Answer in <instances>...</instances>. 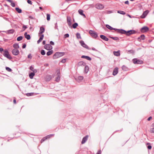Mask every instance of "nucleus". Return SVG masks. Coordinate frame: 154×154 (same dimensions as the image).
<instances>
[{"label": "nucleus", "mask_w": 154, "mask_h": 154, "mask_svg": "<svg viewBox=\"0 0 154 154\" xmlns=\"http://www.w3.org/2000/svg\"><path fill=\"white\" fill-rule=\"evenodd\" d=\"M23 39V37L22 36H20L18 37L17 38V40L18 41H19L22 40Z\"/></svg>", "instance_id": "obj_41"}, {"label": "nucleus", "mask_w": 154, "mask_h": 154, "mask_svg": "<svg viewBox=\"0 0 154 154\" xmlns=\"http://www.w3.org/2000/svg\"><path fill=\"white\" fill-rule=\"evenodd\" d=\"M13 47L15 48V49H17L19 48V46L18 44L15 43L13 45Z\"/></svg>", "instance_id": "obj_27"}, {"label": "nucleus", "mask_w": 154, "mask_h": 154, "mask_svg": "<svg viewBox=\"0 0 154 154\" xmlns=\"http://www.w3.org/2000/svg\"><path fill=\"white\" fill-rule=\"evenodd\" d=\"M23 28L24 29V30L25 29H26L27 28V27L26 26L24 25L23 26Z\"/></svg>", "instance_id": "obj_56"}, {"label": "nucleus", "mask_w": 154, "mask_h": 154, "mask_svg": "<svg viewBox=\"0 0 154 154\" xmlns=\"http://www.w3.org/2000/svg\"><path fill=\"white\" fill-rule=\"evenodd\" d=\"M106 27L108 29L110 30H114L116 31L117 32L119 33L120 29L113 28V27H112L108 24H106Z\"/></svg>", "instance_id": "obj_6"}, {"label": "nucleus", "mask_w": 154, "mask_h": 154, "mask_svg": "<svg viewBox=\"0 0 154 154\" xmlns=\"http://www.w3.org/2000/svg\"><path fill=\"white\" fill-rule=\"evenodd\" d=\"M100 37L101 39L105 41H107L109 40V39L104 35H100Z\"/></svg>", "instance_id": "obj_15"}, {"label": "nucleus", "mask_w": 154, "mask_h": 154, "mask_svg": "<svg viewBox=\"0 0 154 154\" xmlns=\"http://www.w3.org/2000/svg\"><path fill=\"white\" fill-rule=\"evenodd\" d=\"M136 32V31L134 30H131L126 31L123 29H120L119 33L125 34L126 35L129 36L130 35L135 33Z\"/></svg>", "instance_id": "obj_1"}, {"label": "nucleus", "mask_w": 154, "mask_h": 154, "mask_svg": "<svg viewBox=\"0 0 154 154\" xmlns=\"http://www.w3.org/2000/svg\"><path fill=\"white\" fill-rule=\"evenodd\" d=\"M78 12L81 15L83 16L84 17H86V16L83 13V10L79 9L78 11Z\"/></svg>", "instance_id": "obj_20"}, {"label": "nucleus", "mask_w": 154, "mask_h": 154, "mask_svg": "<svg viewBox=\"0 0 154 154\" xmlns=\"http://www.w3.org/2000/svg\"><path fill=\"white\" fill-rule=\"evenodd\" d=\"M88 136L86 135L85 137H84L82 140L81 143L82 144H83L88 139Z\"/></svg>", "instance_id": "obj_14"}, {"label": "nucleus", "mask_w": 154, "mask_h": 154, "mask_svg": "<svg viewBox=\"0 0 154 154\" xmlns=\"http://www.w3.org/2000/svg\"><path fill=\"white\" fill-rule=\"evenodd\" d=\"M117 12L118 13H119L120 14H123V15H125V12L124 11H117Z\"/></svg>", "instance_id": "obj_34"}, {"label": "nucleus", "mask_w": 154, "mask_h": 154, "mask_svg": "<svg viewBox=\"0 0 154 154\" xmlns=\"http://www.w3.org/2000/svg\"><path fill=\"white\" fill-rule=\"evenodd\" d=\"M67 20L68 25L69 26H71V21L72 19L70 17H67Z\"/></svg>", "instance_id": "obj_12"}, {"label": "nucleus", "mask_w": 154, "mask_h": 154, "mask_svg": "<svg viewBox=\"0 0 154 154\" xmlns=\"http://www.w3.org/2000/svg\"><path fill=\"white\" fill-rule=\"evenodd\" d=\"M152 117H151V116H150L149 118H148L147 119V120H148V121H149L151 119H152Z\"/></svg>", "instance_id": "obj_59"}, {"label": "nucleus", "mask_w": 154, "mask_h": 154, "mask_svg": "<svg viewBox=\"0 0 154 154\" xmlns=\"http://www.w3.org/2000/svg\"><path fill=\"white\" fill-rule=\"evenodd\" d=\"M28 58L31 59L32 58V56L31 55V54H29L28 55L27 57Z\"/></svg>", "instance_id": "obj_51"}, {"label": "nucleus", "mask_w": 154, "mask_h": 154, "mask_svg": "<svg viewBox=\"0 0 154 154\" xmlns=\"http://www.w3.org/2000/svg\"><path fill=\"white\" fill-rule=\"evenodd\" d=\"M27 3L29 4H30V5H32V1L30 0H27Z\"/></svg>", "instance_id": "obj_52"}, {"label": "nucleus", "mask_w": 154, "mask_h": 154, "mask_svg": "<svg viewBox=\"0 0 154 154\" xmlns=\"http://www.w3.org/2000/svg\"><path fill=\"white\" fill-rule=\"evenodd\" d=\"M3 51V49L1 48H0V52H2Z\"/></svg>", "instance_id": "obj_61"}, {"label": "nucleus", "mask_w": 154, "mask_h": 154, "mask_svg": "<svg viewBox=\"0 0 154 154\" xmlns=\"http://www.w3.org/2000/svg\"><path fill=\"white\" fill-rule=\"evenodd\" d=\"M12 53L14 55H17L19 54V51L17 49H14L12 51Z\"/></svg>", "instance_id": "obj_11"}, {"label": "nucleus", "mask_w": 154, "mask_h": 154, "mask_svg": "<svg viewBox=\"0 0 154 154\" xmlns=\"http://www.w3.org/2000/svg\"><path fill=\"white\" fill-rule=\"evenodd\" d=\"M81 58H85L87 60L90 61L91 60V58L88 56L82 55L81 56Z\"/></svg>", "instance_id": "obj_18"}, {"label": "nucleus", "mask_w": 154, "mask_h": 154, "mask_svg": "<svg viewBox=\"0 0 154 154\" xmlns=\"http://www.w3.org/2000/svg\"><path fill=\"white\" fill-rule=\"evenodd\" d=\"M50 44L52 45H54V43L52 41L50 42Z\"/></svg>", "instance_id": "obj_55"}, {"label": "nucleus", "mask_w": 154, "mask_h": 154, "mask_svg": "<svg viewBox=\"0 0 154 154\" xmlns=\"http://www.w3.org/2000/svg\"><path fill=\"white\" fill-rule=\"evenodd\" d=\"M66 61V59H63L60 61L61 62L64 63H65Z\"/></svg>", "instance_id": "obj_47"}, {"label": "nucleus", "mask_w": 154, "mask_h": 154, "mask_svg": "<svg viewBox=\"0 0 154 154\" xmlns=\"http://www.w3.org/2000/svg\"><path fill=\"white\" fill-rule=\"evenodd\" d=\"M122 69L124 70H126V69H127V67L126 66H125L124 65H123L122 66Z\"/></svg>", "instance_id": "obj_44"}, {"label": "nucleus", "mask_w": 154, "mask_h": 154, "mask_svg": "<svg viewBox=\"0 0 154 154\" xmlns=\"http://www.w3.org/2000/svg\"><path fill=\"white\" fill-rule=\"evenodd\" d=\"M50 137V135H48L45 137L43 138L41 140V142L42 143L44 141H45V140H46L47 138H49Z\"/></svg>", "instance_id": "obj_26"}, {"label": "nucleus", "mask_w": 154, "mask_h": 154, "mask_svg": "<svg viewBox=\"0 0 154 154\" xmlns=\"http://www.w3.org/2000/svg\"><path fill=\"white\" fill-rule=\"evenodd\" d=\"M6 1L10 3H11V5L13 7H14L15 6V4L11 0H6Z\"/></svg>", "instance_id": "obj_28"}, {"label": "nucleus", "mask_w": 154, "mask_h": 154, "mask_svg": "<svg viewBox=\"0 0 154 154\" xmlns=\"http://www.w3.org/2000/svg\"><path fill=\"white\" fill-rule=\"evenodd\" d=\"M44 48L47 50H50L52 48V47L49 44H47L45 45Z\"/></svg>", "instance_id": "obj_8"}, {"label": "nucleus", "mask_w": 154, "mask_h": 154, "mask_svg": "<svg viewBox=\"0 0 154 154\" xmlns=\"http://www.w3.org/2000/svg\"><path fill=\"white\" fill-rule=\"evenodd\" d=\"M42 43L43 45L45 44L46 43V42L44 40L43 41Z\"/></svg>", "instance_id": "obj_62"}, {"label": "nucleus", "mask_w": 154, "mask_h": 154, "mask_svg": "<svg viewBox=\"0 0 154 154\" xmlns=\"http://www.w3.org/2000/svg\"><path fill=\"white\" fill-rule=\"evenodd\" d=\"M113 40H115V41H119V38L117 37H110Z\"/></svg>", "instance_id": "obj_33"}, {"label": "nucleus", "mask_w": 154, "mask_h": 154, "mask_svg": "<svg viewBox=\"0 0 154 154\" xmlns=\"http://www.w3.org/2000/svg\"><path fill=\"white\" fill-rule=\"evenodd\" d=\"M83 79V77L82 76H79L77 78V80H79V81L82 80Z\"/></svg>", "instance_id": "obj_38"}, {"label": "nucleus", "mask_w": 154, "mask_h": 154, "mask_svg": "<svg viewBox=\"0 0 154 154\" xmlns=\"http://www.w3.org/2000/svg\"><path fill=\"white\" fill-rule=\"evenodd\" d=\"M96 8L98 9H102L104 8V6L100 4H97L95 5Z\"/></svg>", "instance_id": "obj_10"}, {"label": "nucleus", "mask_w": 154, "mask_h": 154, "mask_svg": "<svg viewBox=\"0 0 154 154\" xmlns=\"http://www.w3.org/2000/svg\"><path fill=\"white\" fill-rule=\"evenodd\" d=\"M150 132L151 133H154V128L150 129Z\"/></svg>", "instance_id": "obj_48"}, {"label": "nucleus", "mask_w": 154, "mask_h": 154, "mask_svg": "<svg viewBox=\"0 0 154 154\" xmlns=\"http://www.w3.org/2000/svg\"><path fill=\"white\" fill-rule=\"evenodd\" d=\"M65 54L64 52H57L54 54L53 56V58L56 59L63 56Z\"/></svg>", "instance_id": "obj_2"}, {"label": "nucleus", "mask_w": 154, "mask_h": 154, "mask_svg": "<svg viewBox=\"0 0 154 154\" xmlns=\"http://www.w3.org/2000/svg\"><path fill=\"white\" fill-rule=\"evenodd\" d=\"M113 54L116 56L118 57L120 55L119 51H114Z\"/></svg>", "instance_id": "obj_25"}, {"label": "nucleus", "mask_w": 154, "mask_h": 154, "mask_svg": "<svg viewBox=\"0 0 154 154\" xmlns=\"http://www.w3.org/2000/svg\"><path fill=\"white\" fill-rule=\"evenodd\" d=\"M24 36L26 38L27 40H29L30 39V35L27 34V33L26 32L24 33Z\"/></svg>", "instance_id": "obj_23"}, {"label": "nucleus", "mask_w": 154, "mask_h": 154, "mask_svg": "<svg viewBox=\"0 0 154 154\" xmlns=\"http://www.w3.org/2000/svg\"><path fill=\"white\" fill-rule=\"evenodd\" d=\"M80 43L81 45L83 47L88 49H90L88 46L85 44L83 41L81 40L80 42Z\"/></svg>", "instance_id": "obj_9"}, {"label": "nucleus", "mask_w": 154, "mask_h": 154, "mask_svg": "<svg viewBox=\"0 0 154 154\" xmlns=\"http://www.w3.org/2000/svg\"><path fill=\"white\" fill-rule=\"evenodd\" d=\"M26 46V45L25 44H23V46H22V48H25Z\"/></svg>", "instance_id": "obj_53"}, {"label": "nucleus", "mask_w": 154, "mask_h": 154, "mask_svg": "<svg viewBox=\"0 0 154 154\" xmlns=\"http://www.w3.org/2000/svg\"><path fill=\"white\" fill-rule=\"evenodd\" d=\"M145 39V36L143 34L141 35L140 37H139L138 38V40L139 41H141V40H144Z\"/></svg>", "instance_id": "obj_17"}, {"label": "nucleus", "mask_w": 154, "mask_h": 154, "mask_svg": "<svg viewBox=\"0 0 154 154\" xmlns=\"http://www.w3.org/2000/svg\"><path fill=\"white\" fill-rule=\"evenodd\" d=\"M46 79L48 81H49L51 79V76L50 75H48L46 76Z\"/></svg>", "instance_id": "obj_36"}, {"label": "nucleus", "mask_w": 154, "mask_h": 154, "mask_svg": "<svg viewBox=\"0 0 154 154\" xmlns=\"http://www.w3.org/2000/svg\"><path fill=\"white\" fill-rule=\"evenodd\" d=\"M78 26V24L76 23H74L73 25H72V27L74 29H75L76 28V27Z\"/></svg>", "instance_id": "obj_37"}, {"label": "nucleus", "mask_w": 154, "mask_h": 154, "mask_svg": "<svg viewBox=\"0 0 154 154\" xmlns=\"http://www.w3.org/2000/svg\"><path fill=\"white\" fill-rule=\"evenodd\" d=\"M125 3L126 4H129V2L128 1H127L125 2Z\"/></svg>", "instance_id": "obj_60"}, {"label": "nucleus", "mask_w": 154, "mask_h": 154, "mask_svg": "<svg viewBox=\"0 0 154 154\" xmlns=\"http://www.w3.org/2000/svg\"><path fill=\"white\" fill-rule=\"evenodd\" d=\"M76 36L77 38L81 39V36L79 33H77L76 34Z\"/></svg>", "instance_id": "obj_39"}, {"label": "nucleus", "mask_w": 154, "mask_h": 154, "mask_svg": "<svg viewBox=\"0 0 154 154\" xmlns=\"http://www.w3.org/2000/svg\"><path fill=\"white\" fill-rule=\"evenodd\" d=\"M33 93H27L26 94V95L28 96H31L33 95Z\"/></svg>", "instance_id": "obj_45"}, {"label": "nucleus", "mask_w": 154, "mask_h": 154, "mask_svg": "<svg viewBox=\"0 0 154 154\" xmlns=\"http://www.w3.org/2000/svg\"><path fill=\"white\" fill-rule=\"evenodd\" d=\"M44 37V35L43 34L40 37V38L39 39V40L37 41V42L38 44H39L41 42L42 40L43 39V38Z\"/></svg>", "instance_id": "obj_22"}, {"label": "nucleus", "mask_w": 154, "mask_h": 154, "mask_svg": "<svg viewBox=\"0 0 154 154\" xmlns=\"http://www.w3.org/2000/svg\"><path fill=\"white\" fill-rule=\"evenodd\" d=\"M60 75L59 74H58L57 75V76L56 79L55 81L57 82H58L60 81Z\"/></svg>", "instance_id": "obj_35"}, {"label": "nucleus", "mask_w": 154, "mask_h": 154, "mask_svg": "<svg viewBox=\"0 0 154 154\" xmlns=\"http://www.w3.org/2000/svg\"><path fill=\"white\" fill-rule=\"evenodd\" d=\"M85 65L86 63L83 61H80L78 63V66H85Z\"/></svg>", "instance_id": "obj_24"}, {"label": "nucleus", "mask_w": 154, "mask_h": 154, "mask_svg": "<svg viewBox=\"0 0 154 154\" xmlns=\"http://www.w3.org/2000/svg\"><path fill=\"white\" fill-rule=\"evenodd\" d=\"M6 69L7 71H8V72H11L12 71V69L11 68H9L8 67H6Z\"/></svg>", "instance_id": "obj_43"}, {"label": "nucleus", "mask_w": 154, "mask_h": 154, "mask_svg": "<svg viewBox=\"0 0 154 154\" xmlns=\"http://www.w3.org/2000/svg\"><path fill=\"white\" fill-rule=\"evenodd\" d=\"M53 53V51L51 50V51H48L47 53L46 54L48 56H49V55L52 54Z\"/></svg>", "instance_id": "obj_32"}, {"label": "nucleus", "mask_w": 154, "mask_h": 154, "mask_svg": "<svg viewBox=\"0 0 154 154\" xmlns=\"http://www.w3.org/2000/svg\"><path fill=\"white\" fill-rule=\"evenodd\" d=\"M15 10L19 13H20L22 12V10L19 8H15Z\"/></svg>", "instance_id": "obj_31"}, {"label": "nucleus", "mask_w": 154, "mask_h": 154, "mask_svg": "<svg viewBox=\"0 0 154 154\" xmlns=\"http://www.w3.org/2000/svg\"><path fill=\"white\" fill-rule=\"evenodd\" d=\"M55 29H57V23H56L55 24Z\"/></svg>", "instance_id": "obj_63"}, {"label": "nucleus", "mask_w": 154, "mask_h": 154, "mask_svg": "<svg viewBox=\"0 0 154 154\" xmlns=\"http://www.w3.org/2000/svg\"><path fill=\"white\" fill-rule=\"evenodd\" d=\"M30 69L32 71L34 72V68L32 66H31L30 67Z\"/></svg>", "instance_id": "obj_49"}, {"label": "nucleus", "mask_w": 154, "mask_h": 154, "mask_svg": "<svg viewBox=\"0 0 154 154\" xmlns=\"http://www.w3.org/2000/svg\"><path fill=\"white\" fill-rule=\"evenodd\" d=\"M45 30V29L44 27L42 26H41L40 27V31L39 33V34H40L43 33Z\"/></svg>", "instance_id": "obj_19"}, {"label": "nucleus", "mask_w": 154, "mask_h": 154, "mask_svg": "<svg viewBox=\"0 0 154 154\" xmlns=\"http://www.w3.org/2000/svg\"><path fill=\"white\" fill-rule=\"evenodd\" d=\"M41 53L42 55H44L45 54V52L43 50H42L41 51Z\"/></svg>", "instance_id": "obj_42"}, {"label": "nucleus", "mask_w": 154, "mask_h": 154, "mask_svg": "<svg viewBox=\"0 0 154 154\" xmlns=\"http://www.w3.org/2000/svg\"><path fill=\"white\" fill-rule=\"evenodd\" d=\"M147 148L149 149H151L152 148V146L151 145H148L147 146Z\"/></svg>", "instance_id": "obj_54"}, {"label": "nucleus", "mask_w": 154, "mask_h": 154, "mask_svg": "<svg viewBox=\"0 0 154 154\" xmlns=\"http://www.w3.org/2000/svg\"><path fill=\"white\" fill-rule=\"evenodd\" d=\"M92 50H93V51H97V50H96L95 48H92Z\"/></svg>", "instance_id": "obj_58"}, {"label": "nucleus", "mask_w": 154, "mask_h": 154, "mask_svg": "<svg viewBox=\"0 0 154 154\" xmlns=\"http://www.w3.org/2000/svg\"><path fill=\"white\" fill-rule=\"evenodd\" d=\"M47 19L48 20H49L50 19V15L49 14H47Z\"/></svg>", "instance_id": "obj_40"}, {"label": "nucleus", "mask_w": 154, "mask_h": 154, "mask_svg": "<svg viewBox=\"0 0 154 154\" xmlns=\"http://www.w3.org/2000/svg\"><path fill=\"white\" fill-rule=\"evenodd\" d=\"M89 33L91 36L94 38H96L98 36L97 33L92 30H89Z\"/></svg>", "instance_id": "obj_4"}, {"label": "nucleus", "mask_w": 154, "mask_h": 154, "mask_svg": "<svg viewBox=\"0 0 154 154\" xmlns=\"http://www.w3.org/2000/svg\"><path fill=\"white\" fill-rule=\"evenodd\" d=\"M89 68L88 66H86L85 67V72L86 73H87L88 71Z\"/></svg>", "instance_id": "obj_30"}, {"label": "nucleus", "mask_w": 154, "mask_h": 154, "mask_svg": "<svg viewBox=\"0 0 154 154\" xmlns=\"http://www.w3.org/2000/svg\"><path fill=\"white\" fill-rule=\"evenodd\" d=\"M148 12V11H146L143 12L141 16L140 17L142 18H145L146 16L147 15Z\"/></svg>", "instance_id": "obj_13"}, {"label": "nucleus", "mask_w": 154, "mask_h": 154, "mask_svg": "<svg viewBox=\"0 0 154 154\" xmlns=\"http://www.w3.org/2000/svg\"><path fill=\"white\" fill-rule=\"evenodd\" d=\"M13 103L14 104H16V100L15 99H14V100H13Z\"/></svg>", "instance_id": "obj_64"}, {"label": "nucleus", "mask_w": 154, "mask_h": 154, "mask_svg": "<svg viewBox=\"0 0 154 154\" xmlns=\"http://www.w3.org/2000/svg\"><path fill=\"white\" fill-rule=\"evenodd\" d=\"M134 51L133 50H129L128 52L131 53H134Z\"/></svg>", "instance_id": "obj_50"}, {"label": "nucleus", "mask_w": 154, "mask_h": 154, "mask_svg": "<svg viewBox=\"0 0 154 154\" xmlns=\"http://www.w3.org/2000/svg\"><path fill=\"white\" fill-rule=\"evenodd\" d=\"M14 32V29H11L5 31V32L7 33V34H12Z\"/></svg>", "instance_id": "obj_21"}, {"label": "nucleus", "mask_w": 154, "mask_h": 154, "mask_svg": "<svg viewBox=\"0 0 154 154\" xmlns=\"http://www.w3.org/2000/svg\"><path fill=\"white\" fill-rule=\"evenodd\" d=\"M118 72V69L117 67L115 68L113 71L112 75H116Z\"/></svg>", "instance_id": "obj_16"}, {"label": "nucleus", "mask_w": 154, "mask_h": 154, "mask_svg": "<svg viewBox=\"0 0 154 154\" xmlns=\"http://www.w3.org/2000/svg\"><path fill=\"white\" fill-rule=\"evenodd\" d=\"M96 154H101V150H99Z\"/></svg>", "instance_id": "obj_57"}, {"label": "nucleus", "mask_w": 154, "mask_h": 154, "mask_svg": "<svg viewBox=\"0 0 154 154\" xmlns=\"http://www.w3.org/2000/svg\"><path fill=\"white\" fill-rule=\"evenodd\" d=\"M149 29L148 27L146 26H143L140 29V31L144 33L148 31Z\"/></svg>", "instance_id": "obj_7"}, {"label": "nucleus", "mask_w": 154, "mask_h": 154, "mask_svg": "<svg viewBox=\"0 0 154 154\" xmlns=\"http://www.w3.org/2000/svg\"><path fill=\"white\" fill-rule=\"evenodd\" d=\"M69 35L68 34L66 33L64 35V38H68L69 37Z\"/></svg>", "instance_id": "obj_46"}, {"label": "nucleus", "mask_w": 154, "mask_h": 154, "mask_svg": "<svg viewBox=\"0 0 154 154\" xmlns=\"http://www.w3.org/2000/svg\"><path fill=\"white\" fill-rule=\"evenodd\" d=\"M3 55L9 60L12 59L11 57L9 54V52L7 50H5L3 54Z\"/></svg>", "instance_id": "obj_3"}, {"label": "nucleus", "mask_w": 154, "mask_h": 154, "mask_svg": "<svg viewBox=\"0 0 154 154\" xmlns=\"http://www.w3.org/2000/svg\"><path fill=\"white\" fill-rule=\"evenodd\" d=\"M133 61L134 64H141L143 63V61L140 60H138L137 58H134L133 60Z\"/></svg>", "instance_id": "obj_5"}, {"label": "nucleus", "mask_w": 154, "mask_h": 154, "mask_svg": "<svg viewBox=\"0 0 154 154\" xmlns=\"http://www.w3.org/2000/svg\"><path fill=\"white\" fill-rule=\"evenodd\" d=\"M35 75V74L34 72H32L30 73L29 75L30 78L31 79H33V76H34Z\"/></svg>", "instance_id": "obj_29"}]
</instances>
